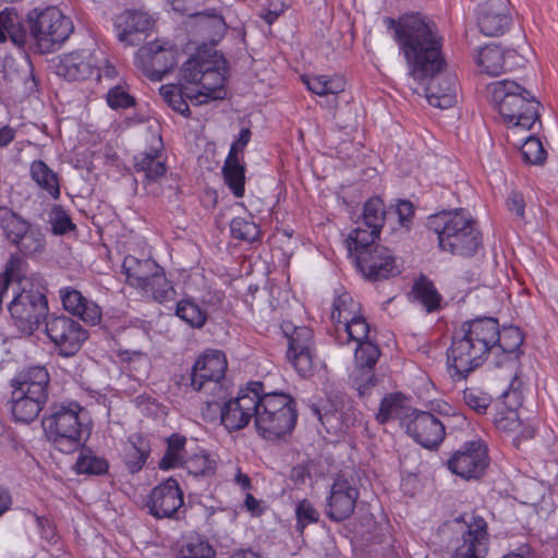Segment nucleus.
Instances as JSON below:
<instances>
[{
  "mask_svg": "<svg viewBox=\"0 0 558 558\" xmlns=\"http://www.w3.org/2000/svg\"><path fill=\"white\" fill-rule=\"evenodd\" d=\"M288 339L287 360L302 378L313 376L315 371L316 345L314 331L306 326L295 327L290 323L281 326Z\"/></svg>",
  "mask_w": 558,
  "mask_h": 558,
  "instance_id": "obj_13",
  "label": "nucleus"
},
{
  "mask_svg": "<svg viewBox=\"0 0 558 558\" xmlns=\"http://www.w3.org/2000/svg\"><path fill=\"white\" fill-rule=\"evenodd\" d=\"M46 246L47 240L41 228L34 225L28 233L25 234L16 252L25 258H35L45 253Z\"/></svg>",
  "mask_w": 558,
  "mask_h": 558,
  "instance_id": "obj_47",
  "label": "nucleus"
},
{
  "mask_svg": "<svg viewBox=\"0 0 558 558\" xmlns=\"http://www.w3.org/2000/svg\"><path fill=\"white\" fill-rule=\"evenodd\" d=\"M495 329L497 335L494 336L492 351L498 350L509 359H519L524 340L520 328L510 326L500 330L498 319L495 318Z\"/></svg>",
  "mask_w": 558,
  "mask_h": 558,
  "instance_id": "obj_35",
  "label": "nucleus"
},
{
  "mask_svg": "<svg viewBox=\"0 0 558 558\" xmlns=\"http://www.w3.org/2000/svg\"><path fill=\"white\" fill-rule=\"evenodd\" d=\"M59 298L63 310L72 316L78 317L92 326L97 325L101 319V308L93 300L83 295L73 287H63L59 290Z\"/></svg>",
  "mask_w": 558,
  "mask_h": 558,
  "instance_id": "obj_25",
  "label": "nucleus"
},
{
  "mask_svg": "<svg viewBox=\"0 0 558 558\" xmlns=\"http://www.w3.org/2000/svg\"><path fill=\"white\" fill-rule=\"evenodd\" d=\"M227 368L226 354L220 350H207L197 357L190 373V386L201 395L203 402L221 397L230 389L226 381Z\"/></svg>",
  "mask_w": 558,
  "mask_h": 558,
  "instance_id": "obj_11",
  "label": "nucleus"
},
{
  "mask_svg": "<svg viewBox=\"0 0 558 558\" xmlns=\"http://www.w3.org/2000/svg\"><path fill=\"white\" fill-rule=\"evenodd\" d=\"M87 414L76 401L52 402L41 418L47 440L63 453L82 448L89 435Z\"/></svg>",
  "mask_w": 558,
  "mask_h": 558,
  "instance_id": "obj_3",
  "label": "nucleus"
},
{
  "mask_svg": "<svg viewBox=\"0 0 558 558\" xmlns=\"http://www.w3.org/2000/svg\"><path fill=\"white\" fill-rule=\"evenodd\" d=\"M461 541L451 558H485L489 549L488 525L485 519L473 515Z\"/></svg>",
  "mask_w": 558,
  "mask_h": 558,
  "instance_id": "obj_21",
  "label": "nucleus"
},
{
  "mask_svg": "<svg viewBox=\"0 0 558 558\" xmlns=\"http://www.w3.org/2000/svg\"><path fill=\"white\" fill-rule=\"evenodd\" d=\"M52 233L63 235L76 229L70 215L61 205H54L49 214Z\"/></svg>",
  "mask_w": 558,
  "mask_h": 558,
  "instance_id": "obj_59",
  "label": "nucleus"
},
{
  "mask_svg": "<svg viewBox=\"0 0 558 558\" xmlns=\"http://www.w3.org/2000/svg\"><path fill=\"white\" fill-rule=\"evenodd\" d=\"M512 24L509 0H487L480 5L477 26L485 36H501Z\"/></svg>",
  "mask_w": 558,
  "mask_h": 558,
  "instance_id": "obj_20",
  "label": "nucleus"
},
{
  "mask_svg": "<svg viewBox=\"0 0 558 558\" xmlns=\"http://www.w3.org/2000/svg\"><path fill=\"white\" fill-rule=\"evenodd\" d=\"M9 312L16 328L33 335L50 316L47 288L41 279H23L19 289L13 287V298L9 302Z\"/></svg>",
  "mask_w": 558,
  "mask_h": 558,
  "instance_id": "obj_8",
  "label": "nucleus"
},
{
  "mask_svg": "<svg viewBox=\"0 0 558 558\" xmlns=\"http://www.w3.org/2000/svg\"><path fill=\"white\" fill-rule=\"evenodd\" d=\"M340 343L344 342H361L373 338L371 324L367 322L364 314L359 315L352 320H348L340 326V337H338Z\"/></svg>",
  "mask_w": 558,
  "mask_h": 558,
  "instance_id": "obj_43",
  "label": "nucleus"
},
{
  "mask_svg": "<svg viewBox=\"0 0 558 558\" xmlns=\"http://www.w3.org/2000/svg\"><path fill=\"white\" fill-rule=\"evenodd\" d=\"M360 498L359 487L343 475H338L326 498L325 513L332 522H342L349 519Z\"/></svg>",
  "mask_w": 558,
  "mask_h": 558,
  "instance_id": "obj_19",
  "label": "nucleus"
},
{
  "mask_svg": "<svg viewBox=\"0 0 558 558\" xmlns=\"http://www.w3.org/2000/svg\"><path fill=\"white\" fill-rule=\"evenodd\" d=\"M146 505L148 513L156 519L180 521L185 518L183 492L173 477L155 486L149 493Z\"/></svg>",
  "mask_w": 558,
  "mask_h": 558,
  "instance_id": "obj_14",
  "label": "nucleus"
},
{
  "mask_svg": "<svg viewBox=\"0 0 558 558\" xmlns=\"http://www.w3.org/2000/svg\"><path fill=\"white\" fill-rule=\"evenodd\" d=\"M160 94L163 97L165 101L168 104V106L172 108L175 112L182 114L183 117H190L191 110L186 99H190L195 105V94L189 93L187 88L174 85L161 86Z\"/></svg>",
  "mask_w": 558,
  "mask_h": 558,
  "instance_id": "obj_45",
  "label": "nucleus"
},
{
  "mask_svg": "<svg viewBox=\"0 0 558 558\" xmlns=\"http://www.w3.org/2000/svg\"><path fill=\"white\" fill-rule=\"evenodd\" d=\"M179 50L168 43L151 41L135 53V64L151 81H161L178 63Z\"/></svg>",
  "mask_w": 558,
  "mask_h": 558,
  "instance_id": "obj_16",
  "label": "nucleus"
},
{
  "mask_svg": "<svg viewBox=\"0 0 558 558\" xmlns=\"http://www.w3.org/2000/svg\"><path fill=\"white\" fill-rule=\"evenodd\" d=\"M8 39L17 48H24L28 40V32L23 24V17L13 7L0 11V43Z\"/></svg>",
  "mask_w": 558,
  "mask_h": 558,
  "instance_id": "obj_28",
  "label": "nucleus"
},
{
  "mask_svg": "<svg viewBox=\"0 0 558 558\" xmlns=\"http://www.w3.org/2000/svg\"><path fill=\"white\" fill-rule=\"evenodd\" d=\"M385 204L380 197L374 196L367 199L363 206L362 225L367 228L381 230L385 223Z\"/></svg>",
  "mask_w": 558,
  "mask_h": 558,
  "instance_id": "obj_51",
  "label": "nucleus"
},
{
  "mask_svg": "<svg viewBox=\"0 0 558 558\" xmlns=\"http://www.w3.org/2000/svg\"><path fill=\"white\" fill-rule=\"evenodd\" d=\"M350 384L357 391L359 397L364 398L372 393L378 384L374 369L355 368L350 375Z\"/></svg>",
  "mask_w": 558,
  "mask_h": 558,
  "instance_id": "obj_54",
  "label": "nucleus"
},
{
  "mask_svg": "<svg viewBox=\"0 0 558 558\" xmlns=\"http://www.w3.org/2000/svg\"><path fill=\"white\" fill-rule=\"evenodd\" d=\"M352 258L362 276L372 282L388 279L400 274L396 257L389 248L383 245L360 251L359 255Z\"/></svg>",
  "mask_w": 558,
  "mask_h": 558,
  "instance_id": "obj_18",
  "label": "nucleus"
},
{
  "mask_svg": "<svg viewBox=\"0 0 558 558\" xmlns=\"http://www.w3.org/2000/svg\"><path fill=\"white\" fill-rule=\"evenodd\" d=\"M75 466L80 474L104 475L109 470V462L106 458L96 456L90 450H86L81 452Z\"/></svg>",
  "mask_w": 558,
  "mask_h": 558,
  "instance_id": "obj_52",
  "label": "nucleus"
},
{
  "mask_svg": "<svg viewBox=\"0 0 558 558\" xmlns=\"http://www.w3.org/2000/svg\"><path fill=\"white\" fill-rule=\"evenodd\" d=\"M380 232L379 229L367 228L360 222L345 240L349 256L352 258L359 255L360 251L377 247L379 244L376 241L379 239Z\"/></svg>",
  "mask_w": 558,
  "mask_h": 558,
  "instance_id": "obj_40",
  "label": "nucleus"
},
{
  "mask_svg": "<svg viewBox=\"0 0 558 558\" xmlns=\"http://www.w3.org/2000/svg\"><path fill=\"white\" fill-rule=\"evenodd\" d=\"M412 294L427 313H436L442 308V295L434 282L423 274L414 280Z\"/></svg>",
  "mask_w": 558,
  "mask_h": 558,
  "instance_id": "obj_36",
  "label": "nucleus"
},
{
  "mask_svg": "<svg viewBox=\"0 0 558 558\" xmlns=\"http://www.w3.org/2000/svg\"><path fill=\"white\" fill-rule=\"evenodd\" d=\"M226 77L218 69L215 61L205 70V76L201 82L202 90H198L194 98L195 105L208 104L210 100H220L226 97Z\"/></svg>",
  "mask_w": 558,
  "mask_h": 558,
  "instance_id": "obj_31",
  "label": "nucleus"
},
{
  "mask_svg": "<svg viewBox=\"0 0 558 558\" xmlns=\"http://www.w3.org/2000/svg\"><path fill=\"white\" fill-rule=\"evenodd\" d=\"M213 60L204 59L201 56H192L182 65V78L191 84H197L203 81L206 68H209Z\"/></svg>",
  "mask_w": 558,
  "mask_h": 558,
  "instance_id": "obj_56",
  "label": "nucleus"
},
{
  "mask_svg": "<svg viewBox=\"0 0 558 558\" xmlns=\"http://www.w3.org/2000/svg\"><path fill=\"white\" fill-rule=\"evenodd\" d=\"M133 168L136 173L144 174V184L158 182L167 172L166 163L160 159V153L153 149L149 153L143 151L135 155Z\"/></svg>",
  "mask_w": 558,
  "mask_h": 558,
  "instance_id": "obj_34",
  "label": "nucleus"
},
{
  "mask_svg": "<svg viewBox=\"0 0 558 558\" xmlns=\"http://www.w3.org/2000/svg\"><path fill=\"white\" fill-rule=\"evenodd\" d=\"M381 351L375 338L356 343L354 351L355 368L375 369Z\"/></svg>",
  "mask_w": 558,
  "mask_h": 558,
  "instance_id": "obj_49",
  "label": "nucleus"
},
{
  "mask_svg": "<svg viewBox=\"0 0 558 558\" xmlns=\"http://www.w3.org/2000/svg\"><path fill=\"white\" fill-rule=\"evenodd\" d=\"M114 32L118 40L124 46H137L142 34L154 26L151 16L140 10H125L114 19Z\"/></svg>",
  "mask_w": 558,
  "mask_h": 558,
  "instance_id": "obj_23",
  "label": "nucleus"
},
{
  "mask_svg": "<svg viewBox=\"0 0 558 558\" xmlns=\"http://www.w3.org/2000/svg\"><path fill=\"white\" fill-rule=\"evenodd\" d=\"M182 468L194 476H213L216 473V461L205 450L186 457Z\"/></svg>",
  "mask_w": 558,
  "mask_h": 558,
  "instance_id": "obj_53",
  "label": "nucleus"
},
{
  "mask_svg": "<svg viewBox=\"0 0 558 558\" xmlns=\"http://www.w3.org/2000/svg\"><path fill=\"white\" fill-rule=\"evenodd\" d=\"M36 523L39 530L40 536L50 544L58 542V534L56 526L46 517L36 515Z\"/></svg>",
  "mask_w": 558,
  "mask_h": 558,
  "instance_id": "obj_64",
  "label": "nucleus"
},
{
  "mask_svg": "<svg viewBox=\"0 0 558 558\" xmlns=\"http://www.w3.org/2000/svg\"><path fill=\"white\" fill-rule=\"evenodd\" d=\"M506 204L510 213L514 214L515 217L520 219H524L525 199L522 193L518 191H511L507 197Z\"/></svg>",
  "mask_w": 558,
  "mask_h": 558,
  "instance_id": "obj_63",
  "label": "nucleus"
},
{
  "mask_svg": "<svg viewBox=\"0 0 558 558\" xmlns=\"http://www.w3.org/2000/svg\"><path fill=\"white\" fill-rule=\"evenodd\" d=\"M28 38L34 39L41 52L52 51L73 32L72 21L57 7L33 9L27 13Z\"/></svg>",
  "mask_w": 558,
  "mask_h": 558,
  "instance_id": "obj_10",
  "label": "nucleus"
},
{
  "mask_svg": "<svg viewBox=\"0 0 558 558\" xmlns=\"http://www.w3.org/2000/svg\"><path fill=\"white\" fill-rule=\"evenodd\" d=\"M106 100L108 106L113 109H129L135 106L136 101L133 96H131L124 87L120 85H116L109 88Z\"/></svg>",
  "mask_w": 558,
  "mask_h": 558,
  "instance_id": "obj_62",
  "label": "nucleus"
},
{
  "mask_svg": "<svg viewBox=\"0 0 558 558\" xmlns=\"http://www.w3.org/2000/svg\"><path fill=\"white\" fill-rule=\"evenodd\" d=\"M177 558H214L216 550L208 539L197 533L182 535L174 544Z\"/></svg>",
  "mask_w": 558,
  "mask_h": 558,
  "instance_id": "obj_32",
  "label": "nucleus"
},
{
  "mask_svg": "<svg viewBox=\"0 0 558 558\" xmlns=\"http://www.w3.org/2000/svg\"><path fill=\"white\" fill-rule=\"evenodd\" d=\"M495 318L490 316L465 320L457 329L447 349V369L454 381L465 379L483 365L492 352Z\"/></svg>",
  "mask_w": 558,
  "mask_h": 558,
  "instance_id": "obj_2",
  "label": "nucleus"
},
{
  "mask_svg": "<svg viewBox=\"0 0 558 558\" xmlns=\"http://www.w3.org/2000/svg\"><path fill=\"white\" fill-rule=\"evenodd\" d=\"M126 283L150 294L154 301L165 303L173 300L175 290L168 280L165 269L153 258L126 255L122 263Z\"/></svg>",
  "mask_w": 558,
  "mask_h": 558,
  "instance_id": "obj_9",
  "label": "nucleus"
},
{
  "mask_svg": "<svg viewBox=\"0 0 558 558\" xmlns=\"http://www.w3.org/2000/svg\"><path fill=\"white\" fill-rule=\"evenodd\" d=\"M428 412L435 413V416H438L441 421L448 422L449 428L452 424L462 427L466 422V417L463 414L456 412L452 407L445 401L432 402Z\"/></svg>",
  "mask_w": 558,
  "mask_h": 558,
  "instance_id": "obj_61",
  "label": "nucleus"
},
{
  "mask_svg": "<svg viewBox=\"0 0 558 558\" xmlns=\"http://www.w3.org/2000/svg\"><path fill=\"white\" fill-rule=\"evenodd\" d=\"M11 390L21 393L40 397V400L49 399L50 374L46 366L31 364L19 369L10 379Z\"/></svg>",
  "mask_w": 558,
  "mask_h": 558,
  "instance_id": "obj_22",
  "label": "nucleus"
},
{
  "mask_svg": "<svg viewBox=\"0 0 558 558\" xmlns=\"http://www.w3.org/2000/svg\"><path fill=\"white\" fill-rule=\"evenodd\" d=\"M493 422L498 429L505 432H514L521 425L517 409L507 407L505 402L495 405Z\"/></svg>",
  "mask_w": 558,
  "mask_h": 558,
  "instance_id": "obj_55",
  "label": "nucleus"
},
{
  "mask_svg": "<svg viewBox=\"0 0 558 558\" xmlns=\"http://www.w3.org/2000/svg\"><path fill=\"white\" fill-rule=\"evenodd\" d=\"M487 94L509 128L531 130L539 120L541 102L531 90L515 81L492 82L487 85Z\"/></svg>",
  "mask_w": 558,
  "mask_h": 558,
  "instance_id": "obj_6",
  "label": "nucleus"
},
{
  "mask_svg": "<svg viewBox=\"0 0 558 558\" xmlns=\"http://www.w3.org/2000/svg\"><path fill=\"white\" fill-rule=\"evenodd\" d=\"M388 31L403 56L409 75L425 84L430 106L447 109L457 101V77L445 72L444 37L434 21L418 12L401 14L398 19L385 17Z\"/></svg>",
  "mask_w": 558,
  "mask_h": 558,
  "instance_id": "obj_1",
  "label": "nucleus"
},
{
  "mask_svg": "<svg viewBox=\"0 0 558 558\" xmlns=\"http://www.w3.org/2000/svg\"><path fill=\"white\" fill-rule=\"evenodd\" d=\"M521 155L525 163L543 165L546 161L547 153L541 140L530 135L521 146Z\"/></svg>",
  "mask_w": 558,
  "mask_h": 558,
  "instance_id": "obj_57",
  "label": "nucleus"
},
{
  "mask_svg": "<svg viewBox=\"0 0 558 558\" xmlns=\"http://www.w3.org/2000/svg\"><path fill=\"white\" fill-rule=\"evenodd\" d=\"M448 422L441 421L435 413L413 409L408 422H405L407 434L423 448L428 450L437 449L446 437Z\"/></svg>",
  "mask_w": 558,
  "mask_h": 558,
  "instance_id": "obj_17",
  "label": "nucleus"
},
{
  "mask_svg": "<svg viewBox=\"0 0 558 558\" xmlns=\"http://www.w3.org/2000/svg\"><path fill=\"white\" fill-rule=\"evenodd\" d=\"M187 438L179 433H173L166 438L167 448L158 466L168 471L183 465L186 459L185 446Z\"/></svg>",
  "mask_w": 558,
  "mask_h": 558,
  "instance_id": "obj_38",
  "label": "nucleus"
},
{
  "mask_svg": "<svg viewBox=\"0 0 558 558\" xmlns=\"http://www.w3.org/2000/svg\"><path fill=\"white\" fill-rule=\"evenodd\" d=\"M414 408L405 407L404 398L401 393L386 395L379 404L376 413V421L379 424H386L389 421L398 420L405 427V422L410 418Z\"/></svg>",
  "mask_w": 558,
  "mask_h": 558,
  "instance_id": "obj_33",
  "label": "nucleus"
},
{
  "mask_svg": "<svg viewBox=\"0 0 558 558\" xmlns=\"http://www.w3.org/2000/svg\"><path fill=\"white\" fill-rule=\"evenodd\" d=\"M31 178L37 185L46 191L53 199L60 197L58 174L43 160H34L29 168Z\"/></svg>",
  "mask_w": 558,
  "mask_h": 558,
  "instance_id": "obj_42",
  "label": "nucleus"
},
{
  "mask_svg": "<svg viewBox=\"0 0 558 558\" xmlns=\"http://www.w3.org/2000/svg\"><path fill=\"white\" fill-rule=\"evenodd\" d=\"M295 531L300 534H303L304 529L308 524L318 522L319 512L310 500L303 499L299 501L295 507Z\"/></svg>",
  "mask_w": 558,
  "mask_h": 558,
  "instance_id": "obj_60",
  "label": "nucleus"
},
{
  "mask_svg": "<svg viewBox=\"0 0 558 558\" xmlns=\"http://www.w3.org/2000/svg\"><path fill=\"white\" fill-rule=\"evenodd\" d=\"M44 333L48 343L61 357L76 355L89 336L88 330L80 322L63 313H51L46 317Z\"/></svg>",
  "mask_w": 558,
  "mask_h": 558,
  "instance_id": "obj_12",
  "label": "nucleus"
},
{
  "mask_svg": "<svg viewBox=\"0 0 558 558\" xmlns=\"http://www.w3.org/2000/svg\"><path fill=\"white\" fill-rule=\"evenodd\" d=\"M172 10L191 17H196L202 24L208 27L217 28L222 31L226 27L222 15L218 14L215 9L206 12H196L194 10L195 0H167Z\"/></svg>",
  "mask_w": 558,
  "mask_h": 558,
  "instance_id": "obj_39",
  "label": "nucleus"
},
{
  "mask_svg": "<svg viewBox=\"0 0 558 558\" xmlns=\"http://www.w3.org/2000/svg\"><path fill=\"white\" fill-rule=\"evenodd\" d=\"M361 314H363L361 303L355 301L350 293L343 292L335 298L332 303L331 319L335 323V329L338 333V337H340V326L348 320H352L355 317H359Z\"/></svg>",
  "mask_w": 558,
  "mask_h": 558,
  "instance_id": "obj_37",
  "label": "nucleus"
},
{
  "mask_svg": "<svg viewBox=\"0 0 558 558\" xmlns=\"http://www.w3.org/2000/svg\"><path fill=\"white\" fill-rule=\"evenodd\" d=\"M242 158L227 157L222 167L225 184L235 197L245 192V166Z\"/></svg>",
  "mask_w": 558,
  "mask_h": 558,
  "instance_id": "obj_41",
  "label": "nucleus"
},
{
  "mask_svg": "<svg viewBox=\"0 0 558 558\" xmlns=\"http://www.w3.org/2000/svg\"><path fill=\"white\" fill-rule=\"evenodd\" d=\"M311 413L318 418L326 432L331 435L345 434L357 423L361 412L352 404L342 402L341 408L323 409L313 403Z\"/></svg>",
  "mask_w": 558,
  "mask_h": 558,
  "instance_id": "obj_24",
  "label": "nucleus"
},
{
  "mask_svg": "<svg viewBox=\"0 0 558 558\" xmlns=\"http://www.w3.org/2000/svg\"><path fill=\"white\" fill-rule=\"evenodd\" d=\"M448 470L464 478H480L488 464V449L482 439L465 441L447 461Z\"/></svg>",
  "mask_w": 558,
  "mask_h": 558,
  "instance_id": "obj_15",
  "label": "nucleus"
},
{
  "mask_svg": "<svg viewBox=\"0 0 558 558\" xmlns=\"http://www.w3.org/2000/svg\"><path fill=\"white\" fill-rule=\"evenodd\" d=\"M258 405L255 410V428L258 436L268 441L286 440L298 423L295 399L284 392L266 391L260 381Z\"/></svg>",
  "mask_w": 558,
  "mask_h": 558,
  "instance_id": "obj_5",
  "label": "nucleus"
},
{
  "mask_svg": "<svg viewBox=\"0 0 558 558\" xmlns=\"http://www.w3.org/2000/svg\"><path fill=\"white\" fill-rule=\"evenodd\" d=\"M513 58H515V51H505L498 45H487L480 49L475 62L481 69V72L490 76H498L504 72L511 70L512 65L509 61Z\"/></svg>",
  "mask_w": 558,
  "mask_h": 558,
  "instance_id": "obj_27",
  "label": "nucleus"
},
{
  "mask_svg": "<svg viewBox=\"0 0 558 558\" xmlns=\"http://www.w3.org/2000/svg\"><path fill=\"white\" fill-rule=\"evenodd\" d=\"M149 439L141 433L129 436L123 449V463L132 474L138 473L146 464L150 456Z\"/></svg>",
  "mask_w": 558,
  "mask_h": 558,
  "instance_id": "obj_29",
  "label": "nucleus"
},
{
  "mask_svg": "<svg viewBox=\"0 0 558 558\" xmlns=\"http://www.w3.org/2000/svg\"><path fill=\"white\" fill-rule=\"evenodd\" d=\"M28 222L29 220L12 208L0 204V229L7 242L17 234Z\"/></svg>",
  "mask_w": 558,
  "mask_h": 558,
  "instance_id": "obj_50",
  "label": "nucleus"
},
{
  "mask_svg": "<svg viewBox=\"0 0 558 558\" xmlns=\"http://www.w3.org/2000/svg\"><path fill=\"white\" fill-rule=\"evenodd\" d=\"M47 401L40 400L38 396L11 390L10 404L13 420L24 424L34 422L44 410Z\"/></svg>",
  "mask_w": 558,
  "mask_h": 558,
  "instance_id": "obj_30",
  "label": "nucleus"
},
{
  "mask_svg": "<svg viewBox=\"0 0 558 558\" xmlns=\"http://www.w3.org/2000/svg\"><path fill=\"white\" fill-rule=\"evenodd\" d=\"M56 73L68 81H84L94 74L100 78V72L87 50L64 54L56 65Z\"/></svg>",
  "mask_w": 558,
  "mask_h": 558,
  "instance_id": "obj_26",
  "label": "nucleus"
},
{
  "mask_svg": "<svg viewBox=\"0 0 558 558\" xmlns=\"http://www.w3.org/2000/svg\"><path fill=\"white\" fill-rule=\"evenodd\" d=\"M230 232L233 239L248 243L260 241V227L253 217H234L230 222Z\"/></svg>",
  "mask_w": 558,
  "mask_h": 558,
  "instance_id": "obj_48",
  "label": "nucleus"
},
{
  "mask_svg": "<svg viewBox=\"0 0 558 558\" xmlns=\"http://www.w3.org/2000/svg\"><path fill=\"white\" fill-rule=\"evenodd\" d=\"M302 82L308 90L318 96L337 95L343 92L345 86L344 81L339 76L303 75Z\"/></svg>",
  "mask_w": 558,
  "mask_h": 558,
  "instance_id": "obj_44",
  "label": "nucleus"
},
{
  "mask_svg": "<svg viewBox=\"0 0 558 558\" xmlns=\"http://www.w3.org/2000/svg\"><path fill=\"white\" fill-rule=\"evenodd\" d=\"M175 315L194 329L203 328L208 319L207 312L191 299H182L177 303Z\"/></svg>",
  "mask_w": 558,
  "mask_h": 558,
  "instance_id": "obj_46",
  "label": "nucleus"
},
{
  "mask_svg": "<svg viewBox=\"0 0 558 558\" xmlns=\"http://www.w3.org/2000/svg\"><path fill=\"white\" fill-rule=\"evenodd\" d=\"M427 227L437 235L441 252L469 258L483 247V236L476 221L463 209L432 215L427 219Z\"/></svg>",
  "mask_w": 558,
  "mask_h": 558,
  "instance_id": "obj_4",
  "label": "nucleus"
},
{
  "mask_svg": "<svg viewBox=\"0 0 558 558\" xmlns=\"http://www.w3.org/2000/svg\"><path fill=\"white\" fill-rule=\"evenodd\" d=\"M259 389L260 381H248L239 390L236 397H232L228 389L223 396L204 401L202 416L209 423L219 421L229 433L241 430L250 424L252 417L255 418Z\"/></svg>",
  "mask_w": 558,
  "mask_h": 558,
  "instance_id": "obj_7",
  "label": "nucleus"
},
{
  "mask_svg": "<svg viewBox=\"0 0 558 558\" xmlns=\"http://www.w3.org/2000/svg\"><path fill=\"white\" fill-rule=\"evenodd\" d=\"M462 400L475 413L486 414L492 404V397L477 388H465L462 391Z\"/></svg>",
  "mask_w": 558,
  "mask_h": 558,
  "instance_id": "obj_58",
  "label": "nucleus"
}]
</instances>
